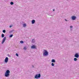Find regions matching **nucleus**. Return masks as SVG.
I'll list each match as a JSON object with an SVG mask.
<instances>
[{
	"mask_svg": "<svg viewBox=\"0 0 79 79\" xmlns=\"http://www.w3.org/2000/svg\"><path fill=\"white\" fill-rule=\"evenodd\" d=\"M10 70H7L5 73V77H9L10 76Z\"/></svg>",
	"mask_w": 79,
	"mask_h": 79,
	"instance_id": "1",
	"label": "nucleus"
},
{
	"mask_svg": "<svg viewBox=\"0 0 79 79\" xmlns=\"http://www.w3.org/2000/svg\"><path fill=\"white\" fill-rule=\"evenodd\" d=\"M43 55L44 56H47L48 55V52L46 50L43 51Z\"/></svg>",
	"mask_w": 79,
	"mask_h": 79,
	"instance_id": "2",
	"label": "nucleus"
},
{
	"mask_svg": "<svg viewBox=\"0 0 79 79\" xmlns=\"http://www.w3.org/2000/svg\"><path fill=\"white\" fill-rule=\"evenodd\" d=\"M40 77H41V75H40V73L39 74H36L35 76V79L40 78Z\"/></svg>",
	"mask_w": 79,
	"mask_h": 79,
	"instance_id": "3",
	"label": "nucleus"
},
{
	"mask_svg": "<svg viewBox=\"0 0 79 79\" xmlns=\"http://www.w3.org/2000/svg\"><path fill=\"white\" fill-rule=\"evenodd\" d=\"M6 37H4L1 42V43L2 44H4V42H5V40H6Z\"/></svg>",
	"mask_w": 79,
	"mask_h": 79,
	"instance_id": "4",
	"label": "nucleus"
},
{
	"mask_svg": "<svg viewBox=\"0 0 79 79\" xmlns=\"http://www.w3.org/2000/svg\"><path fill=\"white\" fill-rule=\"evenodd\" d=\"M74 56L75 57V58H78L79 57V53L77 52L75 54Z\"/></svg>",
	"mask_w": 79,
	"mask_h": 79,
	"instance_id": "5",
	"label": "nucleus"
},
{
	"mask_svg": "<svg viewBox=\"0 0 79 79\" xmlns=\"http://www.w3.org/2000/svg\"><path fill=\"white\" fill-rule=\"evenodd\" d=\"M77 17L76 16H73L71 17V19L72 20H76Z\"/></svg>",
	"mask_w": 79,
	"mask_h": 79,
	"instance_id": "6",
	"label": "nucleus"
},
{
	"mask_svg": "<svg viewBox=\"0 0 79 79\" xmlns=\"http://www.w3.org/2000/svg\"><path fill=\"white\" fill-rule=\"evenodd\" d=\"M8 57H6L5 59V63H8Z\"/></svg>",
	"mask_w": 79,
	"mask_h": 79,
	"instance_id": "7",
	"label": "nucleus"
},
{
	"mask_svg": "<svg viewBox=\"0 0 79 79\" xmlns=\"http://www.w3.org/2000/svg\"><path fill=\"white\" fill-rule=\"evenodd\" d=\"M31 48H32V49H36L37 48H36V46H35V45H33L31 47Z\"/></svg>",
	"mask_w": 79,
	"mask_h": 79,
	"instance_id": "8",
	"label": "nucleus"
},
{
	"mask_svg": "<svg viewBox=\"0 0 79 79\" xmlns=\"http://www.w3.org/2000/svg\"><path fill=\"white\" fill-rule=\"evenodd\" d=\"M35 23V20H32L31 21V24H34Z\"/></svg>",
	"mask_w": 79,
	"mask_h": 79,
	"instance_id": "9",
	"label": "nucleus"
},
{
	"mask_svg": "<svg viewBox=\"0 0 79 79\" xmlns=\"http://www.w3.org/2000/svg\"><path fill=\"white\" fill-rule=\"evenodd\" d=\"M52 63H55L56 61H55V60L54 59H52L51 61Z\"/></svg>",
	"mask_w": 79,
	"mask_h": 79,
	"instance_id": "10",
	"label": "nucleus"
},
{
	"mask_svg": "<svg viewBox=\"0 0 79 79\" xmlns=\"http://www.w3.org/2000/svg\"><path fill=\"white\" fill-rule=\"evenodd\" d=\"M31 42H32V43H35V39H32Z\"/></svg>",
	"mask_w": 79,
	"mask_h": 79,
	"instance_id": "11",
	"label": "nucleus"
},
{
	"mask_svg": "<svg viewBox=\"0 0 79 79\" xmlns=\"http://www.w3.org/2000/svg\"><path fill=\"white\" fill-rule=\"evenodd\" d=\"M26 26H27V25L26 23H24L23 24V27H26Z\"/></svg>",
	"mask_w": 79,
	"mask_h": 79,
	"instance_id": "12",
	"label": "nucleus"
},
{
	"mask_svg": "<svg viewBox=\"0 0 79 79\" xmlns=\"http://www.w3.org/2000/svg\"><path fill=\"white\" fill-rule=\"evenodd\" d=\"M1 37L2 38H3V37H5V35H4V34H2L1 35Z\"/></svg>",
	"mask_w": 79,
	"mask_h": 79,
	"instance_id": "13",
	"label": "nucleus"
},
{
	"mask_svg": "<svg viewBox=\"0 0 79 79\" xmlns=\"http://www.w3.org/2000/svg\"><path fill=\"white\" fill-rule=\"evenodd\" d=\"M77 58H74V60L75 61H77Z\"/></svg>",
	"mask_w": 79,
	"mask_h": 79,
	"instance_id": "14",
	"label": "nucleus"
},
{
	"mask_svg": "<svg viewBox=\"0 0 79 79\" xmlns=\"http://www.w3.org/2000/svg\"><path fill=\"white\" fill-rule=\"evenodd\" d=\"M13 36V34H11V35H10V36H9V37L10 38H11V37H12Z\"/></svg>",
	"mask_w": 79,
	"mask_h": 79,
	"instance_id": "15",
	"label": "nucleus"
},
{
	"mask_svg": "<svg viewBox=\"0 0 79 79\" xmlns=\"http://www.w3.org/2000/svg\"><path fill=\"white\" fill-rule=\"evenodd\" d=\"M51 65L52 66H55V64L53 63H52L51 64Z\"/></svg>",
	"mask_w": 79,
	"mask_h": 79,
	"instance_id": "16",
	"label": "nucleus"
},
{
	"mask_svg": "<svg viewBox=\"0 0 79 79\" xmlns=\"http://www.w3.org/2000/svg\"><path fill=\"white\" fill-rule=\"evenodd\" d=\"M20 43L21 44H24V41H20Z\"/></svg>",
	"mask_w": 79,
	"mask_h": 79,
	"instance_id": "17",
	"label": "nucleus"
},
{
	"mask_svg": "<svg viewBox=\"0 0 79 79\" xmlns=\"http://www.w3.org/2000/svg\"><path fill=\"white\" fill-rule=\"evenodd\" d=\"M2 32L3 33H5V32H6V30H3Z\"/></svg>",
	"mask_w": 79,
	"mask_h": 79,
	"instance_id": "18",
	"label": "nucleus"
},
{
	"mask_svg": "<svg viewBox=\"0 0 79 79\" xmlns=\"http://www.w3.org/2000/svg\"><path fill=\"white\" fill-rule=\"evenodd\" d=\"M10 4L12 5L14 4V3L13 2H11L10 3Z\"/></svg>",
	"mask_w": 79,
	"mask_h": 79,
	"instance_id": "19",
	"label": "nucleus"
},
{
	"mask_svg": "<svg viewBox=\"0 0 79 79\" xmlns=\"http://www.w3.org/2000/svg\"><path fill=\"white\" fill-rule=\"evenodd\" d=\"M23 49H24V50H26L27 49V48L26 47H24Z\"/></svg>",
	"mask_w": 79,
	"mask_h": 79,
	"instance_id": "20",
	"label": "nucleus"
},
{
	"mask_svg": "<svg viewBox=\"0 0 79 79\" xmlns=\"http://www.w3.org/2000/svg\"><path fill=\"white\" fill-rule=\"evenodd\" d=\"M13 30H12L11 31H10V32H9L10 33H11L12 32H13Z\"/></svg>",
	"mask_w": 79,
	"mask_h": 79,
	"instance_id": "21",
	"label": "nucleus"
},
{
	"mask_svg": "<svg viewBox=\"0 0 79 79\" xmlns=\"http://www.w3.org/2000/svg\"><path fill=\"white\" fill-rule=\"evenodd\" d=\"M16 56H19L18 54L17 53H16Z\"/></svg>",
	"mask_w": 79,
	"mask_h": 79,
	"instance_id": "22",
	"label": "nucleus"
},
{
	"mask_svg": "<svg viewBox=\"0 0 79 79\" xmlns=\"http://www.w3.org/2000/svg\"><path fill=\"white\" fill-rule=\"evenodd\" d=\"M70 28H73V26H70Z\"/></svg>",
	"mask_w": 79,
	"mask_h": 79,
	"instance_id": "23",
	"label": "nucleus"
},
{
	"mask_svg": "<svg viewBox=\"0 0 79 79\" xmlns=\"http://www.w3.org/2000/svg\"><path fill=\"white\" fill-rule=\"evenodd\" d=\"M65 21H68L69 20H66V19H65Z\"/></svg>",
	"mask_w": 79,
	"mask_h": 79,
	"instance_id": "24",
	"label": "nucleus"
},
{
	"mask_svg": "<svg viewBox=\"0 0 79 79\" xmlns=\"http://www.w3.org/2000/svg\"><path fill=\"white\" fill-rule=\"evenodd\" d=\"M32 68H34V66L33 65H32Z\"/></svg>",
	"mask_w": 79,
	"mask_h": 79,
	"instance_id": "25",
	"label": "nucleus"
},
{
	"mask_svg": "<svg viewBox=\"0 0 79 79\" xmlns=\"http://www.w3.org/2000/svg\"><path fill=\"white\" fill-rule=\"evenodd\" d=\"M12 27V26L11 25L10 26V27Z\"/></svg>",
	"mask_w": 79,
	"mask_h": 79,
	"instance_id": "26",
	"label": "nucleus"
},
{
	"mask_svg": "<svg viewBox=\"0 0 79 79\" xmlns=\"http://www.w3.org/2000/svg\"><path fill=\"white\" fill-rule=\"evenodd\" d=\"M53 11H55V9H53Z\"/></svg>",
	"mask_w": 79,
	"mask_h": 79,
	"instance_id": "27",
	"label": "nucleus"
},
{
	"mask_svg": "<svg viewBox=\"0 0 79 79\" xmlns=\"http://www.w3.org/2000/svg\"><path fill=\"white\" fill-rule=\"evenodd\" d=\"M8 56L10 57V55L9 54H8Z\"/></svg>",
	"mask_w": 79,
	"mask_h": 79,
	"instance_id": "28",
	"label": "nucleus"
}]
</instances>
